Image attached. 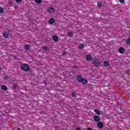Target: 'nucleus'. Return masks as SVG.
<instances>
[{
    "mask_svg": "<svg viewBox=\"0 0 130 130\" xmlns=\"http://www.w3.org/2000/svg\"><path fill=\"white\" fill-rule=\"evenodd\" d=\"M94 112H95V113H96L98 115L101 114V111H100L98 109H94Z\"/></svg>",
    "mask_w": 130,
    "mask_h": 130,
    "instance_id": "obj_9",
    "label": "nucleus"
},
{
    "mask_svg": "<svg viewBox=\"0 0 130 130\" xmlns=\"http://www.w3.org/2000/svg\"><path fill=\"white\" fill-rule=\"evenodd\" d=\"M119 2L121 3V4H123V3H124V0H119Z\"/></svg>",
    "mask_w": 130,
    "mask_h": 130,
    "instance_id": "obj_24",
    "label": "nucleus"
},
{
    "mask_svg": "<svg viewBox=\"0 0 130 130\" xmlns=\"http://www.w3.org/2000/svg\"><path fill=\"white\" fill-rule=\"evenodd\" d=\"M55 10H54V8L52 7H49L48 8V12L50 13H54V11Z\"/></svg>",
    "mask_w": 130,
    "mask_h": 130,
    "instance_id": "obj_4",
    "label": "nucleus"
},
{
    "mask_svg": "<svg viewBox=\"0 0 130 130\" xmlns=\"http://www.w3.org/2000/svg\"><path fill=\"white\" fill-rule=\"evenodd\" d=\"M53 40H54V41H58V37H57V36H54L53 37Z\"/></svg>",
    "mask_w": 130,
    "mask_h": 130,
    "instance_id": "obj_13",
    "label": "nucleus"
},
{
    "mask_svg": "<svg viewBox=\"0 0 130 130\" xmlns=\"http://www.w3.org/2000/svg\"><path fill=\"white\" fill-rule=\"evenodd\" d=\"M55 22V20L54 18H50L49 20V24H53Z\"/></svg>",
    "mask_w": 130,
    "mask_h": 130,
    "instance_id": "obj_7",
    "label": "nucleus"
},
{
    "mask_svg": "<svg viewBox=\"0 0 130 130\" xmlns=\"http://www.w3.org/2000/svg\"><path fill=\"white\" fill-rule=\"evenodd\" d=\"M93 64H94V67H99V66H100V64H101V62L100 61H99L98 60H95L93 61Z\"/></svg>",
    "mask_w": 130,
    "mask_h": 130,
    "instance_id": "obj_3",
    "label": "nucleus"
},
{
    "mask_svg": "<svg viewBox=\"0 0 130 130\" xmlns=\"http://www.w3.org/2000/svg\"><path fill=\"white\" fill-rule=\"evenodd\" d=\"M3 37L4 38H8V37H9V34H8V33L6 32H4L3 34Z\"/></svg>",
    "mask_w": 130,
    "mask_h": 130,
    "instance_id": "obj_12",
    "label": "nucleus"
},
{
    "mask_svg": "<svg viewBox=\"0 0 130 130\" xmlns=\"http://www.w3.org/2000/svg\"><path fill=\"white\" fill-rule=\"evenodd\" d=\"M24 48L26 50H29V49L30 48V46L28 45H25V46H24Z\"/></svg>",
    "mask_w": 130,
    "mask_h": 130,
    "instance_id": "obj_15",
    "label": "nucleus"
},
{
    "mask_svg": "<svg viewBox=\"0 0 130 130\" xmlns=\"http://www.w3.org/2000/svg\"><path fill=\"white\" fill-rule=\"evenodd\" d=\"M126 43L127 44H130V38H129V40H127V41H126Z\"/></svg>",
    "mask_w": 130,
    "mask_h": 130,
    "instance_id": "obj_20",
    "label": "nucleus"
},
{
    "mask_svg": "<svg viewBox=\"0 0 130 130\" xmlns=\"http://www.w3.org/2000/svg\"><path fill=\"white\" fill-rule=\"evenodd\" d=\"M98 7H101L102 6V4H101V3H99V2H98V4H97Z\"/></svg>",
    "mask_w": 130,
    "mask_h": 130,
    "instance_id": "obj_23",
    "label": "nucleus"
},
{
    "mask_svg": "<svg viewBox=\"0 0 130 130\" xmlns=\"http://www.w3.org/2000/svg\"><path fill=\"white\" fill-rule=\"evenodd\" d=\"M1 89H2V90H4L5 91H6V90H8V87H7L6 85H3L1 86Z\"/></svg>",
    "mask_w": 130,
    "mask_h": 130,
    "instance_id": "obj_11",
    "label": "nucleus"
},
{
    "mask_svg": "<svg viewBox=\"0 0 130 130\" xmlns=\"http://www.w3.org/2000/svg\"><path fill=\"white\" fill-rule=\"evenodd\" d=\"M118 51L119 53L122 54L124 52V49L123 48H119Z\"/></svg>",
    "mask_w": 130,
    "mask_h": 130,
    "instance_id": "obj_8",
    "label": "nucleus"
},
{
    "mask_svg": "<svg viewBox=\"0 0 130 130\" xmlns=\"http://www.w3.org/2000/svg\"><path fill=\"white\" fill-rule=\"evenodd\" d=\"M15 1L16 3H21L22 2V0H15Z\"/></svg>",
    "mask_w": 130,
    "mask_h": 130,
    "instance_id": "obj_25",
    "label": "nucleus"
},
{
    "mask_svg": "<svg viewBox=\"0 0 130 130\" xmlns=\"http://www.w3.org/2000/svg\"><path fill=\"white\" fill-rule=\"evenodd\" d=\"M43 49H44V50L47 51V50H48V47H43Z\"/></svg>",
    "mask_w": 130,
    "mask_h": 130,
    "instance_id": "obj_19",
    "label": "nucleus"
},
{
    "mask_svg": "<svg viewBox=\"0 0 130 130\" xmlns=\"http://www.w3.org/2000/svg\"><path fill=\"white\" fill-rule=\"evenodd\" d=\"M104 67H108V66H109V63L107 62V61H105L104 62Z\"/></svg>",
    "mask_w": 130,
    "mask_h": 130,
    "instance_id": "obj_14",
    "label": "nucleus"
},
{
    "mask_svg": "<svg viewBox=\"0 0 130 130\" xmlns=\"http://www.w3.org/2000/svg\"><path fill=\"white\" fill-rule=\"evenodd\" d=\"M72 97H76V96H77V93L75 92H73L72 93Z\"/></svg>",
    "mask_w": 130,
    "mask_h": 130,
    "instance_id": "obj_18",
    "label": "nucleus"
},
{
    "mask_svg": "<svg viewBox=\"0 0 130 130\" xmlns=\"http://www.w3.org/2000/svg\"><path fill=\"white\" fill-rule=\"evenodd\" d=\"M94 120H95L96 122H99V121H100V118H99L98 116H94Z\"/></svg>",
    "mask_w": 130,
    "mask_h": 130,
    "instance_id": "obj_5",
    "label": "nucleus"
},
{
    "mask_svg": "<svg viewBox=\"0 0 130 130\" xmlns=\"http://www.w3.org/2000/svg\"><path fill=\"white\" fill-rule=\"evenodd\" d=\"M36 3L37 4H41V2H42V0H35Z\"/></svg>",
    "mask_w": 130,
    "mask_h": 130,
    "instance_id": "obj_16",
    "label": "nucleus"
},
{
    "mask_svg": "<svg viewBox=\"0 0 130 130\" xmlns=\"http://www.w3.org/2000/svg\"><path fill=\"white\" fill-rule=\"evenodd\" d=\"M77 80L78 81V82H80L81 83H82V84H83L84 85H86V84L88 83V81L86 80V79H85L82 78V77H81V76H77Z\"/></svg>",
    "mask_w": 130,
    "mask_h": 130,
    "instance_id": "obj_1",
    "label": "nucleus"
},
{
    "mask_svg": "<svg viewBox=\"0 0 130 130\" xmlns=\"http://www.w3.org/2000/svg\"><path fill=\"white\" fill-rule=\"evenodd\" d=\"M4 12V9H3V8L0 7V13H3Z\"/></svg>",
    "mask_w": 130,
    "mask_h": 130,
    "instance_id": "obj_22",
    "label": "nucleus"
},
{
    "mask_svg": "<svg viewBox=\"0 0 130 130\" xmlns=\"http://www.w3.org/2000/svg\"><path fill=\"white\" fill-rule=\"evenodd\" d=\"M75 130H80V128H77Z\"/></svg>",
    "mask_w": 130,
    "mask_h": 130,
    "instance_id": "obj_27",
    "label": "nucleus"
},
{
    "mask_svg": "<svg viewBox=\"0 0 130 130\" xmlns=\"http://www.w3.org/2000/svg\"><path fill=\"white\" fill-rule=\"evenodd\" d=\"M0 70H1V67H0Z\"/></svg>",
    "mask_w": 130,
    "mask_h": 130,
    "instance_id": "obj_30",
    "label": "nucleus"
},
{
    "mask_svg": "<svg viewBox=\"0 0 130 130\" xmlns=\"http://www.w3.org/2000/svg\"><path fill=\"white\" fill-rule=\"evenodd\" d=\"M97 125L98 126V127H100V128H102V127H103V123L101 122H99L97 124Z\"/></svg>",
    "mask_w": 130,
    "mask_h": 130,
    "instance_id": "obj_6",
    "label": "nucleus"
},
{
    "mask_svg": "<svg viewBox=\"0 0 130 130\" xmlns=\"http://www.w3.org/2000/svg\"><path fill=\"white\" fill-rule=\"evenodd\" d=\"M44 83H46V82H44Z\"/></svg>",
    "mask_w": 130,
    "mask_h": 130,
    "instance_id": "obj_29",
    "label": "nucleus"
},
{
    "mask_svg": "<svg viewBox=\"0 0 130 130\" xmlns=\"http://www.w3.org/2000/svg\"><path fill=\"white\" fill-rule=\"evenodd\" d=\"M84 48V45L81 44L79 46V48Z\"/></svg>",
    "mask_w": 130,
    "mask_h": 130,
    "instance_id": "obj_21",
    "label": "nucleus"
},
{
    "mask_svg": "<svg viewBox=\"0 0 130 130\" xmlns=\"http://www.w3.org/2000/svg\"><path fill=\"white\" fill-rule=\"evenodd\" d=\"M9 5H10V6L13 5V1H9Z\"/></svg>",
    "mask_w": 130,
    "mask_h": 130,
    "instance_id": "obj_26",
    "label": "nucleus"
},
{
    "mask_svg": "<svg viewBox=\"0 0 130 130\" xmlns=\"http://www.w3.org/2000/svg\"><path fill=\"white\" fill-rule=\"evenodd\" d=\"M20 68L22 71H24V72H27V71H29V66L27 64H22L20 66Z\"/></svg>",
    "mask_w": 130,
    "mask_h": 130,
    "instance_id": "obj_2",
    "label": "nucleus"
},
{
    "mask_svg": "<svg viewBox=\"0 0 130 130\" xmlns=\"http://www.w3.org/2000/svg\"><path fill=\"white\" fill-rule=\"evenodd\" d=\"M17 130H20V129H18Z\"/></svg>",
    "mask_w": 130,
    "mask_h": 130,
    "instance_id": "obj_28",
    "label": "nucleus"
},
{
    "mask_svg": "<svg viewBox=\"0 0 130 130\" xmlns=\"http://www.w3.org/2000/svg\"><path fill=\"white\" fill-rule=\"evenodd\" d=\"M68 36H70V37H72L73 36V32H68Z\"/></svg>",
    "mask_w": 130,
    "mask_h": 130,
    "instance_id": "obj_17",
    "label": "nucleus"
},
{
    "mask_svg": "<svg viewBox=\"0 0 130 130\" xmlns=\"http://www.w3.org/2000/svg\"><path fill=\"white\" fill-rule=\"evenodd\" d=\"M86 59H87V60H91L92 56H91V55H86Z\"/></svg>",
    "mask_w": 130,
    "mask_h": 130,
    "instance_id": "obj_10",
    "label": "nucleus"
}]
</instances>
